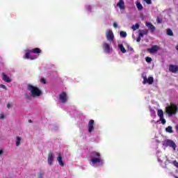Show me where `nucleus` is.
<instances>
[{"label":"nucleus","instance_id":"obj_1","mask_svg":"<svg viewBox=\"0 0 178 178\" xmlns=\"http://www.w3.org/2000/svg\"><path fill=\"white\" fill-rule=\"evenodd\" d=\"M28 90L30 91L31 97L35 98L36 97H41L42 95V91L37 86H34L31 84H28Z\"/></svg>","mask_w":178,"mask_h":178},{"label":"nucleus","instance_id":"obj_2","mask_svg":"<svg viewBox=\"0 0 178 178\" xmlns=\"http://www.w3.org/2000/svg\"><path fill=\"white\" fill-rule=\"evenodd\" d=\"M166 112L168 116H172V115H176L177 112V106L172 104L166 107Z\"/></svg>","mask_w":178,"mask_h":178},{"label":"nucleus","instance_id":"obj_3","mask_svg":"<svg viewBox=\"0 0 178 178\" xmlns=\"http://www.w3.org/2000/svg\"><path fill=\"white\" fill-rule=\"evenodd\" d=\"M163 145L165 147H170L174 149V151L176 150V143H175V142H173L172 140H165L163 141Z\"/></svg>","mask_w":178,"mask_h":178},{"label":"nucleus","instance_id":"obj_4","mask_svg":"<svg viewBox=\"0 0 178 178\" xmlns=\"http://www.w3.org/2000/svg\"><path fill=\"white\" fill-rule=\"evenodd\" d=\"M142 77L143 79V84H153L154 83V77L149 76L148 79L147 78V75L145 74H142Z\"/></svg>","mask_w":178,"mask_h":178},{"label":"nucleus","instance_id":"obj_5","mask_svg":"<svg viewBox=\"0 0 178 178\" xmlns=\"http://www.w3.org/2000/svg\"><path fill=\"white\" fill-rule=\"evenodd\" d=\"M54 158H55V155L54 154V153H52L51 152H49L48 154L47 162L50 166L52 165Z\"/></svg>","mask_w":178,"mask_h":178},{"label":"nucleus","instance_id":"obj_6","mask_svg":"<svg viewBox=\"0 0 178 178\" xmlns=\"http://www.w3.org/2000/svg\"><path fill=\"white\" fill-rule=\"evenodd\" d=\"M161 49V47L158 45H154L150 49H147V51L150 54H155V52H158Z\"/></svg>","mask_w":178,"mask_h":178},{"label":"nucleus","instance_id":"obj_7","mask_svg":"<svg viewBox=\"0 0 178 178\" xmlns=\"http://www.w3.org/2000/svg\"><path fill=\"white\" fill-rule=\"evenodd\" d=\"M94 123H95L94 120H90L89 121L88 124L89 133H92V131H94Z\"/></svg>","mask_w":178,"mask_h":178},{"label":"nucleus","instance_id":"obj_8","mask_svg":"<svg viewBox=\"0 0 178 178\" xmlns=\"http://www.w3.org/2000/svg\"><path fill=\"white\" fill-rule=\"evenodd\" d=\"M60 100L63 104H65V102H67V95H66V92H63L60 95Z\"/></svg>","mask_w":178,"mask_h":178},{"label":"nucleus","instance_id":"obj_9","mask_svg":"<svg viewBox=\"0 0 178 178\" xmlns=\"http://www.w3.org/2000/svg\"><path fill=\"white\" fill-rule=\"evenodd\" d=\"M117 8H119L120 10H124V9H126V6H124V1L120 0L117 3Z\"/></svg>","mask_w":178,"mask_h":178},{"label":"nucleus","instance_id":"obj_10","mask_svg":"<svg viewBox=\"0 0 178 178\" xmlns=\"http://www.w3.org/2000/svg\"><path fill=\"white\" fill-rule=\"evenodd\" d=\"M169 71L172 73H177L178 72V66L175 65H170Z\"/></svg>","mask_w":178,"mask_h":178},{"label":"nucleus","instance_id":"obj_11","mask_svg":"<svg viewBox=\"0 0 178 178\" xmlns=\"http://www.w3.org/2000/svg\"><path fill=\"white\" fill-rule=\"evenodd\" d=\"M90 159L92 163H101L102 162L101 157H90Z\"/></svg>","mask_w":178,"mask_h":178},{"label":"nucleus","instance_id":"obj_12","mask_svg":"<svg viewBox=\"0 0 178 178\" xmlns=\"http://www.w3.org/2000/svg\"><path fill=\"white\" fill-rule=\"evenodd\" d=\"M103 49L106 54H109L111 52V46H109V44L107 43H104L103 44Z\"/></svg>","mask_w":178,"mask_h":178},{"label":"nucleus","instance_id":"obj_13","mask_svg":"<svg viewBox=\"0 0 178 178\" xmlns=\"http://www.w3.org/2000/svg\"><path fill=\"white\" fill-rule=\"evenodd\" d=\"M2 79H3V81H5L6 83H10V81H12L8 75H6V74H5V72L2 73Z\"/></svg>","mask_w":178,"mask_h":178},{"label":"nucleus","instance_id":"obj_14","mask_svg":"<svg viewBox=\"0 0 178 178\" xmlns=\"http://www.w3.org/2000/svg\"><path fill=\"white\" fill-rule=\"evenodd\" d=\"M106 37L108 41H112V31L110 29L107 30L106 32Z\"/></svg>","mask_w":178,"mask_h":178},{"label":"nucleus","instance_id":"obj_15","mask_svg":"<svg viewBox=\"0 0 178 178\" xmlns=\"http://www.w3.org/2000/svg\"><path fill=\"white\" fill-rule=\"evenodd\" d=\"M149 31L148 29H143V30H140L139 31V35L140 37H144V35H147L148 34Z\"/></svg>","mask_w":178,"mask_h":178},{"label":"nucleus","instance_id":"obj_16","mask_svg":"<svg viewBox=\"0 0 178 178\" xmlns=\"http://www.w3.org/2000/svg\"><path fill=\"white\" fill-rule=\"evenodd\" d=\"M57 161L60 166H65V163L62 160V155H60V154H58V156L57 157Z\"/></svg>","mask_w":178,"mask_h":178},{"label":"nucleus","instance_id":"obj_17","mask_svg":"<svg viewBox=\"0 0 178 178\" xmlns=\"http://www.w3.org/2000/svg\"><path fill=\"white\" fill-rule=\"evenodd\" d=\"M90 158H101V153L97 152H92L91 153Z\"/></svg>","mask_w":178,"mask_h":178},{"label":"nucleus","instance_id":"obj_18","mask_svg":"<svg viewBox=\"0 0 178 178\" xmlns=\"http://www.w3.org/2000/svg\"><path fill=\"white\" fill-rule=\"evenodd\" d=\"M31 52L32 54H37L38 55H40V54H41V52H42L40 48H34L33 49L31 50Z\"/></svg>","mask_w":178,"mask_h":178},{"label":"nucleus","instance_id":"obj_19","mask_svg":"<svg viewBox=\"0 0 178 178\" xmlns=\"http://www.w3.org/2000/svg\"><path fill=\"white\" fill-rule=\"evenodd\" d=\"M146 26H147V27L150 29L152 33L155 30V26H154V25H152V24H151L149 22H146Z\"/></svg>","mask_w":178,"mask_h":178},{"label":"nucleus","instance_id":"obj_20","mask_svg":"<svg viewBox=\"0 0 178 178\" xmlns=\"http://www.w3.org/2000/svg\"><path fill=\"white\" fill-rule=\"evenodd\" d=\"M20 141H23V139H22L20 136H17V139L15 141L16 147H19V145H20Z\"/></svg>","mask_w":178,"mask_h":178},{"label":"nucleus","instance_id":"obj_21","mask_svg":"<svg viewBox=\"0 0 178 178\" xmlns=\"http://www.w3.org/2000/svg\"><path fill=\"white\" fill-rule=\"evenodd\" d=\"M30 54L31 53V50H26L25 55L24 56V59H29Z\"/></svg>","mask_w":178,"mask_h":178},{"label":"nucleus","instance_id":"obj_22","mask_svg":"<svg viewBox=\"0 0 178 178\" xmlns=\"http://www.w3.org/2000/svg\"><path fill=\"white\" fill-rule=\"evenodd\" d=\"M118 48L122 54H126V49L124 48L123 44H119Z\"/></svg>","mask_w":178,"mask_h":178},{"label":"nucleus","instance_id":"obj_23","mask_svg":"<svg viewBox=\"0 0 178 178\" xmlns=\"http://www.w3.org/2000/svg\"><path fill=\"white\" fill-rule=\"evenodd\" d=\"M136 8L139 10H143V5L141 4V3L140 1H136Z\"/></svg>","mask_w":178,"mask_h":178},{"label":"nucleus","instance_id":"obj_24","mask_svg":"<svg viewBox=\"0 0 178 178\" xmlns=\"http://www.w3.org/2000/svg\"><path fill=\"white\" fill-rule=\"evenodd\" d=\"M157 115L160 119H162V118H163V111H162V109L158 110Z\"/></svg>","mask_w":178,"mask_h":178},{"label":"nucleus","instance_id":"obj_25","mask_svg":"<svg viewBox=\"0 0 178 178\" xmlns=\"http://www.w3.org/2000/svg\"><path fill=\"white\" fill-rule=\"evenodd\" d=\"M120 37H122V38H126V37H127V33L123 31H121L120 32Z\"/></svg>","mask_w":178,"mask_h":178},{"label":"nucleus","instance_id":"obj_26","mask_svg":"<svg viewBox=\"0 0 178 178\" xmlns=\"http://www.w3.org/2000/svg\"><path fill=\"white\" fill-rule=\"evenodd\" d=\"M131 29L134 30V31H136V30H138L140 29V25L138 24H136L131 26Z\"/></svg>","mask_w":178,"mask_h":178},{"label":"nucleus","instance_id":"obj_27","mask_svg":"<svg viewBox=\"0 0 178 178\" xmlns=\"http://www.w3.org/2000/svg\"><path fill=\"white\" fill-rule=\"evenodd\" d=\"M165 131L167 133H173V129L172 128L171 126H168L166 129H165Z\"/></svg>","mask_w":178,"mask_h":178},{"label":"nucleus","instance_id":"obj_28","mask_svg":"<svg viewBox=\"0 0 178 178\" xmlns=\"http://www.w3.org/2000/svg\"><path fill=\"white\" fill-rule=\"evenodd\" d=\"M149 111H150L151 116L152 118H155V110L150 108Z\"/></svg>","mask_w":178,"mask_h":178},{"label":"nucleus","instance_id":"obj_29","mask_svg":"<svg viewBox=\"0 0 178 178\" xmlns=\"http://www.w3.org/2000/svg\"><path fill=\"white\" fill-rule=\"evenodd\" d=\"M167 35H170V36L173 35V31H172L170 29H168L167 30Z\"/></svg>","mask_w":178,"mask_h":178},{"label":"nucleus","instance_id":"obj_30","mask_svg":"<svg viewBox=\"0 0 178 178\" xmlns=\"http://www.w3.org/2000/svg\"><path fill=\"white\" fill-rule=\"evenodd\" d=\"M145 60L147 63H151V62H152V58H151V57H146Z\"/></svg>","mask_w":178,"mask_h":178},{"label":"nucleus","instance_id":"obj_31","mask_svg":"<svg viewBox=\"0 0 178 178\" xmlns=\"http://www.w3.org/2000/svg\"><path fill=\"white\" fill-rule=\"evenodd\" d=\"M160 120L161 122V124H166V120L163 117L162 118H160Z\"/></svg>","mask_w":178,"mask_h":178},{"label":"nucleus","instance_id":"obj_32","mask_svg":"<svg viewBox=\"0 0 178 178\" xmlns=\"http://www.w3.org/2000/svg\"><path fill=\"white\" fill-rule=\"evenodd\" d=\"M40 81L43 84H47V80H45V79H44V78L40 79Z\"/></svg>","mask_w":178,"mask_h":178},{"label":"nucleus","instance_id":"obj_33","mask_svg":"<svg viewBox=\"0 0 178 178\" xmlns=\"http://www.w3.org/2000/svg\"><path fill=\"white\" fill-rule=\"evenodd\" d=\"M0 88H3V90H7L6 86L3 84H0Z\"/></svg>","mask_w":178,"mask_h":178},{"label":"nucleus","instance_id":"obj_34","mask_svg":"<svg viewBox=\"0 0 178 178\" xmlns=\"http://www.w3.org/2000/svg\"><path fill=\"white\" fill-rule=\"evenodd\" d=\"M128 51L130 52H134V50L133 49V47L128 46Z\"/></svg>","mask_w":178,"mask_h":178},{"label":"nucleus","instance_id":"obj_35","mask_svg":"<svg viewBox=\"0 0 178 178\" xmlns=\"http://www.w3.org/2000/svg\"><path fill=\"white\" fill-rule=\"evenodd\" d=\"M29 59L31 60H34L37 59V57L33 56H30Z\"/></svg>","mask_w":178,"mask_h":178},{"label":"nucleus","instance_id":"obj_36","mask_svg":"<svg viewBox=\"0 0 178 178\" xmlns=\"http://www.w3.org/2000/svg\"><path fill=\"white\" fill-rule=\"evenodd\" d=\"M145 2H146V3H147V5H151V3H152V1L151 0H145Z\"/></svg>","mask_w":178,"mask_h":178},{"label":"nucleus","instance_id":"obj_37","mask_svg":"<svg viewBox=\"0 0 178 178\" xmlns=\"http://www.w3.org/2000/svg\"><path fill=\"white\" fill-rule=\"evenodd\" d=\"M141 38H143V37H140L139 35L138 38L136 39L137 42H140V41H141Z\"/></svg>","mask_w":178,"mask_h":178},{"label":"nucleus","instance_id":"obj_38","mask_svg":"<svg viewBox=\"0 0 178 178\" xmlns=\"http://www.w3.org/2000/svg\"><path fill=\"white\" fill-rule=\"evenodd\" d=\"M0 119H2V120L5 119V115L2 113L0 114Z\"/></svg>","mask_w":178,"mask_h":178},{"label":"nucleus","instance_id":"obj_39","mask_svg":"<svg viewBox=\"0 0 178 178\" xmlns=\"http://www.w3.org/2000/svg\"><path fill=\"white\" fill-rule=\"evenodd\" d=\"M38 178H42V172H39Z\"/></svg>","mask_w":178,"mask_h":178},{"label":"nucleus","instance_id":"obj_40","mask_svg":"<svg viewBox=\"0 0 178 178\" xmlns=\"http://www.w3.org/2000/svg\"><path fill=\"white\" fill-rule=\"evenodd\" d=\"M113 27H115V29H118V23L114 22L113 23Z\"/></svg>","mask_w":178,"mask_h":178},{"label":"nucleus","instance_id":"obj_41","mask_svg":"<svg viewBox=\"0 0 178 178\" xmlns=\"http://www.w3.org/2000/svg\"><path fill=\"white\" fill-rule=\"evenodd\" d=\"M2 154H3V149H0V156H1Z\"/></svg>","mask_w":178,"mask_h":178},{"label":"nucleus","instance_id":"obj_42","mask_svg":"<svg viewBox=\"0 0 178 178\" xmlns=\"http://www.w3.org/2000/svg\"><path fill=\"white\" fill-rule=\"evenodd\" d=\"M7 108H8V109H9V108H10V104L8 103V104H7Z\"/></svg>","mask_w":178,"mask_h":178},{"label":"nucleus","instance_id":"obj_43","mask_svg":"<svg viewBox=\"0 0 178 178\" xmlns=\"http://www.w3.org/2000/svg\"><path fill=\"white\" fill-rule=\"evenodd\" d=\"M29 123H32L33 121H32L31 120H29Z\"/></svg>","mask_w":178,"mask_h":178},{"label":"nucleus","instance_id":"obj_44","mask_svg":"<svg viewBox=\"0 0 178 178\" xmlns=\"http://www.w3.org/2000/svg\"><path fill=\"white\" fill-rule=\"evenodd\" d=\"M135 58H138V55H136V56H135Z\"/></svg>","mask_w":178,"mask_h":178},{"label":"nucleus","instance_id":"obj_45","mask_svg":"<svg viewBox=\"0 0 178 178\" xmlns=\"http://www.w3.org/2000/svg\"><path fill=\"white\" fill-rule=\"evenodd\" d=\"M26 97H27V98H29V95L26 94Z\"/></svg>","mask_w":178,"mask_h":178},{"label":"nucleus","instance_id":"obj_46","mask_svg":"<svg viewBox=\"0 0 178 178\" xmlns=\"http://www.w3.org/2000/svg\"><path fill=\"white\" fill-rule=\"evenodd\" d=\"M177 130L178 131V125L177 126Z\"/></svg>","mask_w":178,"mask_h":178},{"label":"nucleus","instance_id":"obj_47","mask_svg":"<svg viewBox=\"0 0 178 178\" xmlns=\"http://www.w3.org/2000/svg\"><path fill=\"white\" fill-rule=\"evenodd\" d=\"M112 38H113V34H112Z\"/></svg>","mask_w":178,"mask_h":178},{"label":"nucleus","instance_id":"obj_48","mask_svg":"<svg viewBox=\"0 0 178 178\" xmlns=\"http://www.w3.org/2000/svg\"><path fill=\"white\" fill-rule=\"evenodd\" d=\"M176 178H178L177 177H176Z\"/></svg>","mask_w":178,"mask_h":178}]
</instances>
